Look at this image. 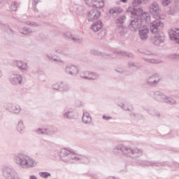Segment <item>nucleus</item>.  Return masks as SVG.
<instances>
[{
	"label": "nucleus",
	"mask_w": 179,
	"mask_h": 179,
	"mask_svg": "<svg viewBox=\"0 0 179 179\" xmlns=\"http://www.w3.org/2000/svg\"><path fill=\"white\" fill-rule=\"evenodd\" d=\"M113 152L114 155H122V156H126V157H130L134 160L139 159L143 155V150L137 147H131L129 145H124L122 144H119L116 145Z\"/></svg>",
	"instance_id": "1"
},
{
	"label": "nucleus",
	"mask_w": 179,
	"mask_h": 179,
	"mask_svg": "<svg viewBox=\"0 0 179 179\" xmlns=\"http://www.w3.org/2000/svg\"><path fill=\"white\" fill-rule=\"evenodd\" d=\"M149 12L150 15L156 19L150 24V31L153 34H156L158 31H160L163 27H164V24L160 20V7L156 1L152 2L149 7Z\"/></svg>",
	"instance_id": "2"
},
{
	"label": "nucleus",
	"mask_w": 179,
	"mask_h": 179,
	"mask_svg": "<svg viewBox=\"0 0 179 179\" xmlns=\"http://www.w3.org/2000/svg\"><path fill=\"white\" fill-rule=\"evenodd\" d=\"M14 161L22 169H31L36 164L33 158L23 153L17 154L14 157Z\"/></svg>",
	"instance_id": "3"
},
{
	"label": "nucleus",
	"mask_w": 179,
	"mask_h": 179,
	"mask_svg": "<svg viewBox=\"0 0 179 179\" xmlns=\"http://www.w3.org/2000/svg\"><path fill=\"white\" fill-rule=\"evenodd\" d=\"M127 13H130L131 17L136 16L141 20V22L145 21V22H150V15L144 12L142 8H132L130 7L127 10Z\"/></svg>",
	"instance_id": "4"
},
{
	"label": "nucleus",
	"mask_w": 179,
	"mask_h": 179,
	"mask_svg": "<svg viewBox=\"0 0 179 179\" xmlns=\"http://www.w3.org/2000/svg\"><path fill=\"white\" fill-rule=\"evenodd\" d=\"M154 98L157 101L165 103L166 104H169V106H176V104H177L176 99L166 95L160 91H155L154 92Z\"/></svg>",
	"instance_id": "5"
},
{
	"label": "nucleus",
	"mask_w": 179,
	"mask_h": 179,
	"mask_svg": "<svg viewBox=\"0 0 179 179\" xmlns=\"http://www.w3.org/2000/svg\"><path fill=\"white\" fill-rule=\"evenodd\" d=\"M59 157L64 163H73L76 159V154L72 150L63 148L59 152Z\"/></svg>",
	"instance_id": "6"
},
{
	"label": "nucleus",
	"mask_w": 179,
	"mask_h": 179,
	"mask_svg": "<svg viewBox=\"0 0 179 179\" xmlns=\"http://www.w3.org/2000/svg\"><path fill=\"white\" fill-rule=\"evenodd\" d=\"M127 15L134 19L130 21V24L129 25V29L131 31H137V30L142 28L141 20L139 17H136L135 15L132 17L131 13H127Z\"/></svg>",
	"instance_id": "7"
},
{
	"label": "nucleus",
	"mask_w": 179,
	"mask_h": 179,
	"mask_svg": "<svg viewBox=\"0 0 179 179\" xmlns=\"http://www.w3.org/2000/svg\"><path fill=\"white\" fill-rule=\"evenodd\" d=\"M162 81V77L158 73H155L150 76L145 80V83L150 87H157V85Z\"/></svg>",
	"instance_id": "8"
},
{
	"label": "nucleus",
	"mask_w": 179,
	"mask_h": 179,
	"mask_svg": "<svg viewBox=\"0 0 179 179\" xmlns=\"http://www.w3.org/2000/svg\"><path fill=\"white\" fill-rule=\"evenodd\" d=\"M2 174L6 179H20L17 173L10 166H4L2 169Z\"/></svg>",
	"instance_id": "9"
},
{
	"label": "nucleus",
	"mask_w": 179,
	"mask_h": 179,
	"mask_svg": "<svg viewBox=\"0 0 179 179\" xmlns=\"http://www.w3.org/2000/svg\"><path fill=\"white\" fill-rule=\"evenodd\" d=\"M86 5L91 8H95V9H101L104 8V0H84Z\"/></svg>",
	"instance_id": "10"
},
{
	"label": "nucleus",
	"mask_w": 179,
	"mask_h": 179,
	"mask_svg": "<svg viewBox=\"0 0 179 179\" xmlns=\"http://www.w3.org/2000/svg\"><path fill=\"white\" fill-rule=\"evenodd\" d=\"M92 160H94L95 162H97V159L94 157H92L90 156L87 155H76V162H80V163H82L83 164H89V163H92Z\"/></svg>",
	"instance_id": "11"
},
{
	"label": "nucleus",
	"mask_w": 179,
	"mask_h": 179,
	"mask_svg": "<svg viewBox=\"0 0 179 179\" xmlns=\"http://www.w3.org/2000/svg\"><path fill=\"white\" fill-rule=\"evenodd\" d=\"M36 132L38 135H55L57 134V129L52 126H48V128L38 129Z\"/></svg>",
	"instance_id": "12"
},
{
	"label": "nucleus",
	"mask_w": 179,
	"mask_h": 179,
	"mask_svg": "<svg viewBox=\"0 0 179 179\" xmlns=\"http://www.w3.org/2000/svg\"><path fill=\"white\" fill-rule=\"evenodd\" d=\"M14 66H16L21 72H27L29 71V64L22 60H14Z\"/></svg>",
	"instance_id": "13"
},
{
	"label": "nucleus",
	"mask_w": 179,
	"mask_h": 179,
	"mask_svg": "<svg viewBox=\"0 0 179 179\" xmlns=\"http://www.w3.org/2000/svg\"><path fill=\"white\" fill-rule=\"evenodd\" d=\"M165 40L166 36L163 33L157 34L150 39L151 43L154 44V45H160L162 43H164Z\"/></svg>",
	"instance_id": "14"
},
{
	"label": "nucleus",
	"mask_w": 179,
	"mask_h": 179,
	"mask_svg": "<svg viewBox=\"0 0 179 179\" xmlns=\"http://www.w3.org/2000/svg\"><path fill=\"white\" fill-rule=\"evenodd\" d=\"M9 82L13 86H19V85L23 83V76L20 74H12L10 76Z\"/></svg>",
	"instance_id": "15"
},
{
	"label": "nucleus",
	"mask_w": 179,
	"mask_h": 179,
	"mask_svg": "<svg viewBox=\"0 0 179 179\" xmlns=\"http://www.w3.org/2000/svg\"><path fill=\"white\" fill-rule=\"evenodd\" d=\"M64 72L71 76H76L79 73V69L73 64H68L64 68Z\"/></svg>",
	"instance_id": "16"
},
{
	"label": "nucleus",
	"mask_w": 179,
	"mask_h": 179,
	"mask_svg": "<svg viewBox=\"0 0 179 179\" xmlns=\"http://www.w3.org/2000/svg\"><path fill=\"white\" fill-rule=\"evenodd\" d=\"M125 19H127V17H125V15H122L117 18L116 20V23L117 24L116 32L118 34H124V22H125Z\"/></svg>",
	"instance_id": "17"
},
{
	"label": "nucleus",
	"mask_w": 179,
	"mask_h": 179,
	"mask_svg": "<svg viewBox=\"0 0 179 179\" xmlns=\"http://www.w3.org/2000/svg\"><path fill=\"white\" fill-rule=\"evenodd\" d=\"M6 111L10 113V114H20L22 111V108L19 105H14L13 103H8L6 107Z\"/></svg>",
	"instance_id": "18"
},
{
	"label": "nucleus",
	"mask_w": 179,
	"mask_h": 179,
	"mask_svg": "<svg viewBox=\"0 0 179 179\" xmlns=\"http://www.w3.org/2000/svg\"><path fill=\"white\" fill-rule=\"evenodd\" d=\"M101 15V13L99 11V10L96 8L92 9L88 12L87 20L88 22H93L94 20L99 19Z\"/></svg>",
	"instance_id": "19"
},
{
	"label": "nucleus",
	"mask_w": 179,
	"mask_h": 179,
	"mask_svg": "<svg viewBox=\"0 0 179 179\" xmlns=\"http://www.w3.org/2000/svg\"><path fill=\"white\" fill-rule=\"evenodd\" d=\"M138 34L142 41H146L149 37V27L148 26H143L139 29Z\"/></svg>",
	"instance_id": "20"
},
{
	"label": "nucleus",
	"mask_w": 179,
	"mask_h": 179,
	"mask_svg": "<svg viewBox=\"0 0 179 179\" xmlns=\"http://www.w3.org/2000/svg\"><path fill=\"white\" fill-rule=\"evenodd\" d=\"M169 38L176 44H179V29H171L169 31Z\"/></svg>",
	"instance_id": "21"
},
{
	"label": "nucleus",
	"mask_w": 179,
	"mask_h": 179,
	"mask_svg": "<svg viewBox=\"0 0 179 179\" xmlns=\"http://www.w3.org/2000/svg\"><path fill=\"white\" fill-rule=\"evenodd\" d=\"M64 37L71 41H73V43H82V41H83L82 38H80L77 35H75L71 32H66L64 34Z\"/></svg>",
	"instance_id": "22"
},
{
	"label": "nucleus",
	"mask_w": 179,
	"mask_h": 179,
	"mask_svg": "<svg viewBox=\"0 0 179 179\" xmlns=\"http://www.w3.org/2000/svg\"><path fill=\"white\" fill-rule=\"evenodd\" d=\"M82 122L85 125H90L92 124V116L86 110L83 112Z\"/></svg>",
	"instance_id": "23"
},
{
	"label": "nucleus",
	"mask_w": 179,
	"mask_h": 179,
	"mask_svg": "<svg viewBox=\"0 0 179 179\" xmlns=\"http://www.w3.org/2000/svg\"><path fill=\"white\" fill-rule=\"evenodd\" d=\"M145 111H147L150 115H152V117H157V118H160L161 117L160 113L153 106L146 108Z\"/></svg>",
	"instance_id": "24"
},
{
	"label": "nucleus",
	"mask_w": 179,
	"mask_h": 179,
	"mask_svg": "<svg viewBox=\"0 0 179 179\" xmlns=\"http://www.w3.org/2000/svg\"><path fill=\"white\" fill-rule=\"evenodd\" d=\"M90 29L95 32L100 31V30L103 29V22L100 20L94 21L93 24L91 25Z\"/></svg>",
	"instance_id": "25"
},
{
	"label": "nucleus",
	"mask_w": 179,
	"mask_h": 179,
	"mask_svg": "<svg viewBox=\"0 0 179 179\" xmlns=\"http://www.w3.org/2000/svg\"><path fill=\"white\" fill-rule=\"evenodd\" d=\"M64 118H67L68 120H75V117H76L75 110L73 108L69 109L66 112L63 114Z\"/></svg>",
	"instance_id": "26"
},
{
	"label": "nucleus",
	"mask_w": 179,
	"mask_h": 179,
	"mask_svg": "<svg viewBox=\"0 0 179 179\" xmlns=\"http://www.w3.org/2000/svg\"><path fill=\"white\" fill-rule=\"evenodd\" d=\"M46 57L49 61H51V62H56L59 65H61V64H64V60L61 59V58L57 57L55 55H52L51 54L46 55Z\"/></svg>",
	"instance_id": "27"
},
{
	"label": "nucleus",
	"mask_w": 179,
	"mask_h": 179,
	"mask_svg": "<svg viewBox=\"0 0 179 179\" xmlns=\"http://www.w3.org/2000/svg\"><path fill=\"white\" fill-rule=\"evenodd\" d=\"M141 166H152V167H162V166H164L163 163L161 162H148V161H143L141 163H140Z\"/></svg>",
	"instance_id": "28"
},
{
	"label": "nucleus",
	"mask_w": 179,
	"mask_h": 179,
	"mask_svg": "<svg viewBox=\"0 0 179 179\" xmlns=\"http://www.w3.org/2000/svg\"><path fill=\"white\" fill-rule=\"evenodd\" d=\"M55 52H56V54H60V55H64V57H68V55H69L68 48H58L55 50Z\"/></svg>",
	"instance_id": "29"
},
{
	"label": "nucleus",
	"mask_w": 179,
	"mask_h": 179,
	"mask_svg": "<svg viewBox=\"0 0 179 179\" xmlns=\"http://www.w3.org/2000/svg\"><path fill=\"white\" fill-rule=\"evenodd\" d=\"M127 66L132 71H138V69H141V64L138 62H129Z\"/></svg>",
	"instance_id": "30"
},
{
	"label": "nucleus",
	"mask_w": 179,
	"mask_h": 179,
	"mask_svg": "<svg viewBox=\"0 0 179 179\" xmlns=\"http://www.w3.org/2000/svg\"><path fill=\"white\" fill-rule=\"evenodd\" d=\"M122 8L120 6L113 8L109 10V13L110 15H120V13H122Z\"/></svg>",
	"instance_id": "31"
},
{
	"label": "nucleus",
	"mask_w": 179,
	"mask_h": 179,
	"mask_svg": "<svg viewBox=\"0 0 179 179\" xmlns=\"http://www.w3.org/2000/svg\"><path fill=\"white\" fill-rule=\"evenodd\" d=\"M91 54L92 55H96L97 57H108V55H110L106 52H99L97 50H91Z\"/></svg>",
	"instance_id": "32"
},
{
	"label": "nucleus",
	"mask_w": 179,
	"mask_h": 179,
	"mask_svg": "<svg viewBox=\"0 0 179 179\" xmlns=\"http://www.w3.org/2000/svg\"><path fill=\"white\" fill-rule=\"evenodd\" d=\"M17 131L19 134H23V131H24V124H23V120H20L17 124Z\"/></svg>",
	"instance_id": "33"
},
{
	"label": "nucleus",
	"mask_w": 179,
	"mask_h": 179,
	"mask_svg": "<svg viewBox=\"0 0 179 179\" xmlns=\"http://www.w3.org/2000/svg\"><path fill=\"white\" fill-rule=\"evenodd\" d=\"M20 33H21L22 34L27 35L31 34V33H34V31H33L31 29L24 27L22 29H20Z\"/></svg>",
	"instance_id": "34"
},
{
	"label": "nucleus",
	"mask_w": 179,
	"mask_h": 179,
	"mask_svg": "<svg viewBox=\"0 0 179 179\" xmlns=\"http://www.w3.org/2000/svg\"><path fill=\"white\" fill-rule=\"evenodd\" d=\"M96 79H99V74L94 72L88 73V80H96Z\"/></svg>",
	"instance_id": "35"
},
{
	"label": "nucleus",
	"mask_w": 179,
	"mask_h": 179,
	"mask_svg": "<svg viewBox=\"0 0 179 179\" xmlns=\"http://www.w3.org/2000/svg\"><path fill=\"white\" fill-rule=\"evenodd\" d=\"M118 55H121L122 57H128V58H134V54L129 52H124V51H120L117 52Z\"/></svg>",
	"instance_id": "36"
},
{
	"label": "nucleus",
	"mask_w": 179,
	"mask_h": 179,
	"mask_svg": "<svg viewBox=\"0 0 179 179\" xmlns=\"http://www.w3.org/2000/svg\"><path fill=\"white\" fill-rule=\"evenodd\" d=\"M143 59L145 62H149V64H160L162 62L160 60L156 59L144 58Z\"/></svg>",
	"instance_id": "37"
},
{
	"label": "nucleus",
	"mask_w": 179,
	"mask_h": 179,
	"mask_svg": "<svg viewBox=\"0 0 179 179\" xmlns=\"http://www.w3.org/2000/svg\"><path fill=\"white\" fill-rule=\"evenodd\" d=\"M52 87L54 90H62V82H59V83H57L55 84H53L52 85Z\"/></svg>",
	"instance_id": "38"
},
{
	"label": "nucleus",
	"mask_w": 179,
	"mask_h": 179,
	"mask_svg": "<svg viewBox=\"0 0 179 179\" xmlns=\"http://www.w3.org/2000/svg\"><path fill=\"white\" fill-rule=\"evenodd\" d=\"M40 2V0H32V8L35 13H38V9H37V4Z\"/></svg>",
	"instance_id": "39"
},
{
	"label": "nucleus",
	"mask_w": 179,
	"mask_h": 179,
	"mask_svg": "<svg viewBox=\"0 0 179 179\" xmlns=\"http://www.w3.org/2000/svg\"><path fill=\"white\" fill-rule=\"evenodd\" d=\"M18 7H19V3L14 1L11 3L10 6V10H12V12H15L17 10Z\"/></svg>",
	"instance_id": "40"
},
{
	"label": "nucleus",
	"mask_w": 179,
	"mask_h": 179,
	"mask_svg": "<svg viewBox=\"0 0 179 179\" xmlns=\"http://www.w3.org/2000/svg\"><path fill=\"white\" fill-rule=\"evenodd\" d=\"M145 2V0H134L133 1V8H138L141 3H143Z\"/></svg>",
	"instance_id": "41"
},
{
	"label": "nucleus",
	"mask_w": 179,
	"mask_h": 179,
	"mask_svg": "<svg viewBox=\"0 0 179 179\" xmlns=\"http://www.w3.org/2000/svg\"><path fill=\"white\" fill-rule=\"evenodd\" d=\"M70 90H71V87H69V85H68L67 84H65V83H64V82H62L61 92H69Z\"/></svg>",
	"instance_id": "42"
},
{
	"label": "nucleus",
	"mask_w": 179,
	"mask_h": 179,
	"mask_svg": "<svg viewBox=\"0 0 179 179\" xmlns=\"http://www.w3.org/2000/svg\"><path fill=\"white\" fill-rule=\"evenodd\" d=\"M39 176L42 178H48V177H51V173L48 172H39Z\"/></svg>",
	"instance_id": "43"
},
{
	"label": "nucleus",
	"mask_w": 179,
	"mask_h": 179,
	"mask_svg": "<svg viewBox=\"0 0 179 179\" xmlns=\"http://www.w3.org/2000/svg\"><path fill=\"white\" fill-rule=\"evenodd\" d=\"M80 78H83V79L88 80L89 71H83V72L80 73Z\"/></svg>",
	"instance_id": "44"
},
{
	"label": "nucleus",
	"mask_w": 179,
	"mask_h": 179,
	"mask_svg": "<svg viewBox=\"0 0 179 179\" xmlns=\"http://www.w3.org/2000/svg\"><path fill=\"white\" fill-rule=\"evenodd\" d=\"M25 24H27L28 26H31L33 27H37V26H40V24L36 22L27 21L25 22Z\"/></svg>",
	"instance_id": "45"
},
{
	"label": "nucleus",
	"mask_w": 179,
	"mask_h": 179,
	"mask_svg": "<svg viewBox=\"0 0 179 179\" xmlns=\"http://www.w3.org/2000/svg\"><path fill=\"white\" fill-rule=\"evenodd\" d=\"M169 58L172 59H179V55L176 53L171 54L169 55Z\"/></svg>",
	"instance_id": "46"
},
{
	"label": "nucleus",
	"mask_w": 179,
	"mask_h": 179,
	"mask_svg": "<svg viewBox=\"0 0 179 179\" xmlns=\"http://www.w3.org/2000/svg\"><path fill=\"white\" fill-rule=\"evenodd\" d=\"M129 116L131 117V120H136L138 117V114H136L135 113H130Z\"/></svg>",
	"instance_id": "47"
},
{
	"label": "nucleus",
	"mask_w": 179,
	"mask_h": 179,
	"mask_svg": "<svg viewBox=\"0 0 179 179\" xmlns=\"http://www.w3.org/2000/svg\"><path fill=\"white\" fill-rule=\"evenodd\" d=\"M121 108H123L125 111H134V108L129 109V108H125V105L124 103H121L119 105Z\"/></svg>",
	"instance_id": "48"
},
{
	"label": "nucleus",
	"mask_w": 179,
	"mask_h": 179,
	"mask_svg": "<svg viewBox=\"0 0 179 179\" xmlns=\"http://www.w3.org/2000/svg\"><path fill=\"white\" fill-rule=\"evenodd\" d=\"M102 119L104 120L105 121H110V120H113V117L107 116L106 115H103L102 116Z\"/></svg>",
	"instance_id": "49"
},
{
	"label": "nucleus",
	"mask_w": 179,
	"mask_h": 179,
	"mask_svg": "<svg viewBox=\"0 0 179 179\" xmlns=\"http://www.w3.org/2000/svg\"><path fill=\"white\" fill-rule=\"evenodd\" d=\"M169 3H170V1H169V0H163L162 1L163 6H168Z\"/></svg>",
	"instance_id": "50"
},
{
	"label": "nucleus",
	"mask_w": 179,
	"mask_h": 179,
	"mask_svg": "<svg viewBox=\"0 0 179 179\" xmlns=\"http://www.w3.org/2000/svg\"><path fill=\"white\" fill-rule=\"evenodd\" d=\"M116 72H117V73H124V69L122 68H117L115 69Z\"/></svg>",
	"instance_id": "51"
},
{
	"label": "nucleus",
	"mask_w": 179,
	"mask_h": 179,
	"mask_svg": "<svg viewBox=\"0 0 179 179\" xmlns=\"http://www.w3.org/2000/svg\"><path fill=\"white\" fill-rule=\"evenodd\" d=\"M144 54H145V55H152V52H150V51H145V52H144Z\"/></svg>",
	"instance_id": "52"
},
{
	"label": "nucleus",
	"mask_w": 179,
	"mask_h": 179,
	"mask_svg": "<svg viewBox=\"0 0 179 179\" xmlns=\"http://www.w3.org/2000/svg\"><path fill=\"white\" fill-rule=\"evenodd\" d=\"M107 179H120L119 178H115V177H114V176H109V177H108V178Z\"/></svg>",
	"instance_id": "53"
},
{
	"label": "nucleus",
	"mask_w": 179,
	"mask_h": 179,
	"mask_svg": "<svg viewBox=\"0 0 179 179\" xmlns=\"http://www.w3.org/2000/svg\"><path fill=\"white\" fill-rule=\"evenodd\" d=\"M29 179H37V177H36V176H31Z\"/></svg>",
	"instance_id": "54"
},
{
	"label": "nucleus",
	"mask_w": 179,
	"mask_h": 179,
	"mask_svg": "<svg viewBox=\"0 0 179 179\" xmlns=\"http://www.w3.org/2000/svg\"><path fill=\"white\" fill-rule=\"evenodd\" d=\"M173 166H175L176 167H179V164L177 162H174Z\"/></svg>",
	"instance_id": "55"
},
{
	"label": "nucleus",
	"mask_w": 179,
	"mask_h": 179,
	"mask_svg": "<svg viewBox=\"0 0 179 179\" xmlns=\"http://www.w3.org/2000/svg\"><path fill=\"white\" fill-rule=\"evenodd\" d=\"M3 76L2 71L0 70V78Z\"/></svg>",
	"instance_id": "56"
},
{
	"label": "nucleus",
	"mask_w": 179,
	"mask_h": 179,
	"mask_svg": "<svg viewBox=\"0 0 179 179\" xmlns=\"http://www.w3.org/2000/svg\"><path fill=\"white\" fill-rule=\"evenodd\" d=\"M128 0H121V1L122 2H124V3H125V2H127Z\"/></svg>",
	"instance_id": "57"
},
{
	"label": "nucleus",
	"mask_w": 179,
	"mask_h": 179,
	"mask_svg": "<svg viewBox=\"0 0 179 179\" xmlns=\"http://www.w3.org/2000/svg\"><path fill=\"white\" fill-rule=\"evenodd\" d=\"M176 2L179 4V0H176Z\"/></svg>",
	"instance_id": "58"
},
{
	"label": "nucleus",
	"mask_w": 179,
	"mask_h": 179,
	"mask_svg": "<svg viewBox=\"0 0 179 179\" xmlns=\"http://www.w3.org/2000/svg\"><path fill=\"white\" fill-rule=\"evenodd\" d=\"M3 1H5V0H0V3H1V2H3Z\"/></svg>",
	"instance_id": "59"
},
{
	"label": "nucleus",
	"mask_w": 179,
	"mask_h": 179,
	"mask_svg": "<svg viewBox=\"0 0 179 179\" xmlns=\"http://www.w3.org/2000/svg\"><path fill=\"white\" fill-rule=\"evenodd\" d=\"M92 179H96V176H92Z\"/></svg>",
	"instance_id": "60"
},
{
	"label": "nucleus",
	"mask_w": 179,
	"mask_h": 179,
	"mask_svg": "<svg viewBox=\"0 0 179 179\" xmlns=\"http://www.w3.org/2000/svg\"><path fill=\"white\" fill-rule=\"evenodd\" d=\"M1 117L0 116V120H1Z\"/></svg>",
	"instance_id": "61"
}]
</instances>
